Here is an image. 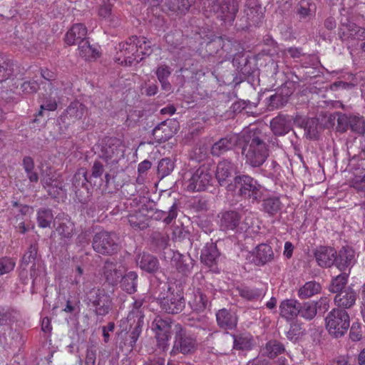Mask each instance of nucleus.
<instances>
[{"instance_id": "10", "label": "nucleus", "mask_w": 365, "mask_h": 365, "mask_svg": "<svg viewBox=\"0 0 365 365\" xmlns=\"http://www.w3.org/2000/svg\"><path fill=\"white\" fill-rule=\"evenodd\" d=\"M171 322L169 319L157 317L152 324V329L155 334L158 345L163 349L170 337Z\"/></svg>"}, {"instance_id": "50", "label": "nucleus", "mask_w": 365, "mask_h": 365, "mask_svg": "<svg viewBox=\"0 0 365 365\" xmlns=\"http://www.w3.org/2000/svg\"><path fill=\"white\" fill-rule=\"evenodd\" d=\"M349 126V117L344 114H337V130L341 132L346 131Z\"/></svg>"}, {"instance_id": "9", "label": "nucleus", "mask_w": 365, "mask_h": 365, "mask_svg": "<svg viewBox=\"0 0 365 365\" xmlns=\"http://www.w3.org/2000/svg\"><path fill=\"white\" fill-rule=\"evenodd\" d=\"M124 156V145L118 139H111L102 150L101 158L108 165L117 164Z\"/></svg>"}, {"instance_id": "19", "label": "nucleus", "mask_w": 365, "mask_h": 365, "mask_svg": "<svg viewBox=\"0 0 365 365\" xmlns=\"http://www.w3.org/2000/svg\"><path fill=\"white\" fill-rule=\"evenodd\" d=\"M299 312V303L297 300L285 299L280 303L279 314L287 320L294 319Z\"/></svg>"}, {"instance_id": "13", "label": "nucleus", "mask_w": 365, "mask_h": 365, "mask_svg": "<svg viewBox=\"0 0 365 365\" xmlns=\"http://www.w3.org/2000/svg\"><path fill=\"white\" fill-rule=\"evenodd\" d=\"M240 137L241 133L221 138L212 145L211 149L212 154L219 156L232 149L236 144L240 145Z\"/></svg>"}, {"instance_id": "44", "label": "nucleus", "mask_w": 365, "mask_h": 365, "mask_svg": "<svg viewBox=\"0 0 365 365\" xmlns=\"http://www.w3.org/2000/svg\"><path fill=\"white\" fill-rule=\"evenodd\" d=\"M284 350V348L282 344L273 341H269L264 348V353L269 358H274L278 354H281Z\"/></svg>"}, {"instance_id": "51", "label": "nucleus", "mask_w": 365, "mask_h": 365, "mask_svg": "<svg viewBox=\"0 0 365 365\" xmlns=\"http://www.w3.org/2000/svg\"><path fill=\"white\" fill-rule=\"evenodd\" d=\"M349 337L354 341H359L361 339V325L358 322H354L350 329Z\"/></svg>"}, {"instance_id": "35", "label": "nucleus", "mask_w": 365, "mask_h": 365, "mask_svg": "<svg viewBox=\"0 0 365 365\" xmlns=\"http://www.w3.org/2000/svg\"><path fill=\"white\" fill-rule=\"evenodd\" d=\"M263 209L269 215L277 214L282 208V204L278 197H272L263 201Z\"/></svg>"}, {"instance_id": "59", "label": "nucleus", "mask_w": 365, "mask_h": 365, "mask_svg": "<svg viewBox=\"0 0 365 365\" xmlns=\"http://www.w3.org/2000/svg\"><path fill=\"white\" fill-rule=\"evenodd\" d=\"M103 166L100 162H95L92 168V175L94 178L101 176L103 173Z\"/></svg>"}, {"instance_id": "38", "label": "nucleus", "mask_w": 365, "mask_h": 365, "mask_svg": "<svg viewBox=\"0 0 365 365\" xmlns=\"http://www.w3.org/2000/svg\"><path fill=\"white\" fill-rule=\"evenodd\" d=\"M299 314L303 318L310 320L314 318L317 314V304L314 301L307 302L303 304H299Z\"/></svg>"}, {"instance_id": "58", "label": "nucleus", "mask_w": 365, "mask_h": 365, "mask_svg": "<svg viewBox=\"0 0 365 365\" xmlns=\"http://www.w3.org/2000/svg\"><path fill=\"white\" fill-rule=\"evenodd\" d=\"M140 47H138L139 48V55L140 57H143L144 56H149L152 52V48L150 46V43L149 41H147L146 38H145V43L141 44Z\"/></svg>"}, {"instance_id": "64", "label": "nucleus", "mask_w": 365, "mask_h": 365, "mask_svg": "<svg viewBox=\"0 0 365 365\" xmlns=\"http://www.w3.org/2000/svg\"><path fill=\"white\" fill-rule=\"evenodd\" d=\"M96 360V354L91 350H88L86 354V362L89 365H93Z\"/></svg>"}, {"instance_id": "36", "label": "nucleus", "mask_w": 365, "mask_h": 365, "mask_svg": "<svg viewBox=\"0 0 365 365\" xmlns=\"http://www.w3.org/2000/svg\"><path fill=\"white\" fill-rule=\"evenodd\" d=\"M234 339L233 347L238 350L250 349L253 345L252 337L245 334L239 336L232 335Z\"/></svg>"}, {"instance_id": "24", "label": "nucleus", "mask_w": 365, "mask_h": 365, "mask_svg": "<svg viewBox=\"0 0 365 365\" xmlns=\"http://www.w3.org/2000/svg\"><path fill=\"white\" fill-rule=\"evenodd\" d=\"M354 259V253L353 250L349 247H343L339 251L338 257H336L335 262L339 269H344L353 264Z\"/></svg>"}, {"instance_id": "48", "label": "nucleus", "mask_w": 365, "mask_h": 365, "mask_svg": "<svg viewBox=\"0 0 365 365\" xmlns=\"http://www.w3.org/2000/svg\"><path fill=\"white\" fill-rule=\"evenodd\" d=\"M351 185L356 190L365 189V170H360L355 173L351 181Z\"/></svg>"}, {"instance_id": "53", "label": "nucleus", "mask_w": 365, "mask_h": 365, "mask_svg": "<svg viewBox=\"0 0 365 365\" xmlns=\"http://www.w3.org/2000/svg\"><path fill=\"white\" fill-rule=\"evenodd\" d=\"M305 133L310 139H316L318 136V130L317 123L314 120L308 123L305 128Z\"/></svg>"}, {"instance_id": "42", "label": "nucleus", "mask_w": 365, "mask_h": 365, "mask_svg": "<svg viewBox=\"0 0 365 365\" xmlns=\"http://www.w3.org/2000/svg\"><path fill=\"white\" fill-rule=\"evenodd\" d=\"M53 219V214L50 210H40L37 213V220L41 227L46 228L50 227Z\"/></svg>"}, {"instance_id": "47", "label": "nucleus", "mask_w": 365, "mask_h": 365, "mask_svg": "<svg viewBox=\"0 0 365 365\" xmlns=\"http://www.w3.org/2000/svg\"><path fill=\"white\" fill-rule=\"evenodd\" d=\"M240 295L248 300H253L259 298L262 293L258 289L244 287L239 290Z\"/></svg>"}, {"instance_id": "54", "label": "nucleus", "mask_w": 365, "mask_h": 365, "mask_svg": "<svg viewBox=\"0 0 365 365\" xmlns=\"http://www.w3.org/2000/svg\"><path fill=\"white\" fill-rule=\"evenodd\" d=\"M310 9H309V4L306 0H302L298 5L297 8V14L302 17L304 18L309 15Z\"/></svg>"}, {"instance_id": "30", "label": "nucleus", "mask_w": 365, "mask_h": 365, "mask_svg": "<svg viewBox=\"0 0 365 365\" xmlns=\"http://www.w3.org/2000/svg\"><path fill=\"white\" fill-rule=\"evenodd\" d=\"M138 264L140 267L148 272H153L158 269V259L149 255V254H143L138 259Z\"/></svg>"}, {"instance_id": "61", "label": "nucleus", "mask_w": 365, "mask_h": 365, "mask_svg": "<svg viewBox=\"0 0 365 365\" xmlns=\"http://www.w3.org/2000/svg\"><path fill=\"white\" fill-rule=\"evenodd\" d=\"M293 250H294V246H293L292 243L290 242H286L284 243V252H283L284 255L287 258H290L292 256Z\"/></svg>"}, {"instance_id": "4", "label": "nucleus", "mask_w": 365, "mask_h": 365, "mask_svg": "<svg viewBox=\"0 0 365 365\" xmlns=\"http://www.w3.org/2000/svg\"><path fill=\"white\" fill-rule=\"evenodd\" d=\"M140 43H145V37L132 36L125 42L118 45L120 55L116 57V61L125 66H131L143 59L140 57L139 48Z\"/></svg>"}, {"instance_id": "18", "label": "nucleus", "mask_w": 365, "mask_h": 365, "mask_svg": "<svg viewBox=\"0 0 365 365\" xmlns=\"http://www.w3.org/2000/svg\"><path fill=\"white\" fill-rule=\"evenodd\" d=\"M185 303L180 294H172L161 302V307L169 314H177L181 312Z\"/></svg>"}, {"instance_id": "6", "label": "nucleus", "mask_w": 365, "mask_h": 365, "mask_svg": "<svg viewBox=\"0 0 365 365\" xmlns=\"http://www.w3.org/2000/svg\"><path fill=\"white\" fill-rule=\"evenodd\" d=\"M84 292L86 300L95 308V312L98 315L103 316L108 313L111 307V299L103 289H84Z\"/></svg>"}, {"instance_id": "17", "label": "nucleus", "mask_w": 365, "mask_h": 365, "mask_svg": "<svg viewBox=\"0 0 365 365\" xmlns=\"http://www.w3.org/2000/svg\"><path fill=\"white\" fill-rule=\"evenodd\" d=\"M236 166L230 161L222 160L217 164L216 178L220 185H225L227 180L236 172Z\"/></svg>"}, {"instance_id": "28", "label": "nucleus", "mask_w": 365, "mask_h": 365, "mask_svg": "<svg viewBox=\"0 0 365 365\" xmlns=\"http://www.w3.org/2000/svg\"><path fill=\"white\" fill-rule=\"evenodd\" d=\"M165 254L168 255L167 257H170L172 266L175 267L179 272L186 273L189 271L188 264L185 263V256L178 252H174L171 250H169Z\"/></svg>"}, {"instance_id": "33", "label": "nucleus", "mask_w": 365, "mask_h": 365, "mask_svg": "<svg viewBox=\"0 0 365 365\" xmlns=\"http://www.w3.org/2000/svg\"><path fill=\"white\" fill-rule=\"evenodd\" d=\"M344 27L342 33L344 36H347V38L360 40L365 39V29L358 27L355 24L351 22Z\"/></svg>"}, {"instance_id": "39", "label": "nucleus", "mask_w": 365, "mask_h": 365, "mask_svg": "<svg viewBox=\"0 0 365 365\" xmlns=\"http://www.w3.org/2000/svg\"><path fill=\"white\" fill-rule=\"evenodd\" d=\"M85 113V107L79 102L72 103L66 109V115L72 120L81 119Z\"/></svg>"}, {"instance_id": "22", "label": "nucleus", "mask_w": 365, "mask_h": 365, "mask_svg": "<svg viewBox=\"0 0 365 365\" xmlns=\"http://www.w3.org/2000/svg\"><path fill=\"white\" fill-rule=\"evenodd\" d=\"M36 254L37 249L36 246L31 245L24 255L21 263V267L24 269H25L28 265L31 264V277L33 278L34 282L37 280V274L35 272Z\"/></svg>"}, {"instance_id": "25", "label": "nucleus", "mask_w": 365, "mask_h": 365, "mask_svg": "<svg viewBox=\"0 0 365 365\" xmlns=\"http://www.w3.org/2000/svg\"><path fill=\"white\" fill-rule=\"evenodd\" d=\"M79 55L86 60H95L99 56L98 47L91 46L88 40L81 41L78 45Z\"/></svg>"}, {"instance_id": "55", "label": "nucleus", "mask_w": 365, "mask_h": 365, "mask_svg": "<svg viewBox=\"0 0 365 365\" xmlns=\"http://www.w3.org/2000/svg\"><path fill=\"white\" fill-rule=\"evenodd\" d=\"M21 89L26 93H33L38 91V84L34 81H26L22 83Z\"/></svg>"}, {"instance_id": "27", "label": "nucleus", "mask_w": 365, "mask_h": 365, "mask_svg": "<svg viewBox=\"0 0 365 365\" xmlns=\"http://www.w3.org/2000/svg\"><path fill=\"white\" fill-rule=\"evenodd\" d=\"M165 254L168 255L167 257H170L172 266L175 267L179 272L186 273L189 271L188 264L185 263V256L178 252H174L171 250H169Z\"/></svg>"}, {"instance_id": "37", "label": "nucleus", "mask_w": 365, "mask_h": 365, "mask_svg": "<svg viewBox=\"0 0 365 365\" xmlns=\"http://www.w3.org/2000/svg\"><path fill=\"white\" fill-rule=\"evenodd\" d=\"M137 274L134 272H130L122 277V287L129 294L136 291Z\"/></svg>"}, {"instance_id": "15", "label": "nucleus", "mask_w": 365, "mask_h": 365, "mask_svg": "<svg viewBox=\"0 0 365 365\" xmlns=\"http://www.w3.org/2000/svg\"><path fill=\"white\" fill-rule=\"evenodd\" d=\"M314 255L320 267H328L335 262L336 252L331 247H322L316 250Z\"/></svg>"}, {"instance_id": "56", "label": "nucleus", "mask_w": 365, "mask_h": 365, "mask_svg": "<svg viewBox=\"0 0 365 365\" xmlns=\"http://www.w3.org/2000/svg\"><path fill=\"white\" fill-rule=\"evenodd\" d=\"M315 303L317 310L325 312L329 309L330 299L327 297H322Z\"/></svg>"}, {"instance_id": "43", "label": "nucleus", "mask_w": 365, "mask_h": 365, "mask_svg": "<svg viewBox=\"0 0 365 365\" xmlns=\"http://www.w3.org/2000/svg\"><path fill=\"white\" fill-rule=\"evenodd\" d=\"M354 132L359 134L365 131L364 120L362 117L353 115L349 117V126Z\"/></svg>"}, {"instance_id": "1", "label": "nucleus", "mask_w": 365, "mask_h": 365, "mask_svg": "<svg viewBox=\"0 0 365 365\" xmlns=\"http://www.w3.org/2000/svg\"><path fill=\"white\" fill-rule=\"evenodd\" d=\"M240 146L245 164L252 168L261 166L269 156L267 144L255 130H244L241 133Z\"/></svg>"}, {"instance_id": "26", "label": "nucleus", "mask_w": 365, "mask_h": 365, "mask_svg": "<svg viewBox=\"0 0 365 365\" xmlns=\"http://www.w3.org/2000/svg\"><path fill=\"white\" fill-rule=\"evenodd\" d=\"M322 287L319 283L315 281L306 282L298 290V296L301 299L310 298L321 292Z\"/></svg>"}, {"instance_id": "3", "label": "nucleus", "mask_w": 365, "mask_h": 365, "mask_svg": "<svg viewBox=\"0 0 365 365\" xmlns=\"http://www.w3.org/2000/svg\"><path fill=\"white\" fill-rule=\"evenodd\" d=\"M325 327L329 334L338 339L345 335L350 327L349 315L342 309L334 308L325 317Z\"/></svg>"}, {"instance_id": "8", "label": "nucleus", "mask_w": 365, "mask_h": 365, "mask_svg": "<svg viewBox=\"0 0 365 365\" xmlns=\"http://www.w3.org/2000/svg\"><path fill=\"white\" fill-rule=\"evenodd\" d=\"M197 348L196 339L180 330L175 335L174 345L171 353L173 354L181 353L182 354H192Z\"/></svg>"}, {"instance_id": "34", "label": "nucleus", "mask_w": 365, "mask_h": 365, "mask_svg": "<svg viewBox=\"0 0 365 365\" xmlns=\"http://www.w3.org/2000/svg\"><path fill=\"white\" fill-rule=\"evenodd\" d=\"M173 131L167 123L163 122L153 130V135L158 141H166L173 136Z\"/></svg>"}, {"instance_id": "16", "label": "nucleus", "mask_w": 365, "mask_h": 365, "mask_svg": "<svg viewBox=\"0 0 365 365\" xmlns=\"http://www.w3.org/2000/svg\"><path fill=\"white\" fill-rule=\"evenodd\" d=\"M356 299V292L349 287L336 294L334 297V304L339 307L348 309L355 304Z\"/></svg>"}, {"instance_id": "23", "label": "nucleus", "mask_w": 365, "mask_h": 365, "mask_svg": "<svg viewBox=\"0 0 365 365\" xmlns=\"http://www.w3.org/2000/svg\"><path fill=\"white\" fill-rule=\"evenodd\" d=\"M112 6L109 1L103 2L98 10V15L111 26H118L120 25V20L118 16L112 14Z\"/></svg>"}, {"instance_id": "32", "label": "nucleus", "mask_w": 365, "mask_h": 365, "mask_svg": "<svg viewBox=\"0 0 365 365\" xmlns=\"http://www.w3.org/2000/svg\"><path fill=\"white\" fill-rule=\"evenodd\" d=\"M255 257L259 264H264L273 259L272 247L267 244H261L256 247Z\"/></svg>"}, {"instance_id": "31", "label": "nucleus", "mask_w": 365, "mask_h": 365, "mask_svg": "<svg viewBox=\"0 0 365 365\" xmlns=\"http://www.w3.org/2000/svg\"><path fill=\"white\" fill-rule=\"evenodd\" d=\"M271 129L275 135H282L289 130V121L282 116L273 118L270 123Z\"/></svg>"}, {"instance_id": "45", "label": "nucleus", "mask_w": 365, "mask_h": 365, "mask_svg": "<svg viewBox=\"0 0 365 365\" xmlns=\"http://www.w3.org/2000/svg\"><path fill=\"white\" fill-rule=\"evenodd\" d=\"M174 169V163L169 158L162 159L158 166V171L162 177L168 175Z\"/></svg>"}, {"instance_id": "21", "label": "nucleus", "mask_w": 365, "mask_h": 365, "mask_svg": "<svg viewBox=\"0 0 365 365\" xmlns=\"http://www.w3.org/2000/svg\"><path fill=\"white\" fill-rule=\"evenodd\" d=\"M219 257V252L217 246L213 242L207 243L201 252V261L207 267H211L216 263Z\"/></svg>"}, {"instance_id": "20", "label": "nucleus", "mask_w": 365, "mask_h": 365, "mask_svg": "<svg viewBox=\"0 0 365 365\" xmlns=\"http://www.w3.org/2000/svg\"><path fill=\"white\" fill-rule=\"evenodd\" d=\"M217 324L225 329H232L237 326V319L234 313L226 309L219 310L216 314Z\"/></svg>"}, {"instance_id": "40", "label": "nucleus", "mask_w": 365, "mask_h": 365, "mask_svg": "<svg viewBox=\"0 0 365 365\" xmlns=\"http://www.w3.org/2000/svg\"><path fill=\"white\" fill-rule=\"evenodd\" d=\"M189 304L193 310L202 312L207 307V299L202 293L197 292L195 294L194 298L189 302Z\"/></svg>"}, {"instance_id": "11", "label": "nucleus", "mask_w": 365, "mask_h": 365, "mask_svg": "<svg viewBox=\"0 0 365 365\" xmlns=\"http://www.w3.org/2000/svg\"><path fill=\"white\" fill-rule=\"evenodd\" d=\"M250 217L245 220V225H240V217L237 212L234 211H230L225 212L220 220V227L224 230H233L238 227L241 231L247 230L250 227L248 222Z\"/></svg>"}, {"instance_id": "62", "label": "nucleus", "mask_w": 365, "mask_h": 365, "mask_svg": "<svg viewBox=\"0 0 365 365\" xmlns=\"http://www.w3.org/2000/svg\"><path fill=\"white\" fill-rule=\"evenodd\" d=\"M190 0H178V9L181 11H187L191 6Z\"/></svg>"}, {"instance_id": "60", "label": "nucleus", "mask_w": 365, "mask_h": 365, "mask_svg": "<svg viewBox=\"0 0 365 365\" xmlns=\"http://www.w3.org/2000/svg\"><path fill=\"white\" fill-rule=\"evenodd\" d=\"M23 166L25 172H30L34 168V160L31 157H25L23 160Z\"/></svg>"}, {"instance_id": "41", "label": "nucleus", "mask_w": 365, "mask_h": 365, "mask_svg": "<svg viewBox=\"0 0 365 365\" xmlns=\"http://www.w3.org/2000/svg\"><path fill=\"white\" fill-rule=\"evenodd\" d=\"M348 281V276L346 274H341L334 278L329 286V291L332 293H338L343 291L344 287Z\"/></svg>"}, {"instance_id": "5", "label": "nucleus", "mask_w": 365, "mask_h": 365, "mask_svg": "<svg viewBox=\"0 0 365 365\" xmlns=\"http://www.w3.org/2000/svg\"><path fill=\"white\" fill-rule=\"evenodd\" d=\"M212 181L211 172L205 167H200L195 172L186 175L182 185L187 191L200 192L210 186Z\"/></svg>"}, {"instance_id": "29", "label": "nucleus", "mask_w": 365, "mask_h": 365, "mask_svg": "<svg viewBox=\"0 0 365 365\" xmlns=\"http://www.w3.org/2000/svg\"><path fill=\"white\" fill-rule=\"evenodd\" d=\"M130 225L134 230H143L148 226V218L142 211L130 214L128 217Z\"/></svg>"}, {"instance_id": "49", "label": "nucleus", "mask_w": 365, "mask_h": 365, "mask_svg": "<svg viewBox=\"0 0 365 365\" xmlns=\"http://www.w3.org/2000/svg\"><path fill=\"white\" fill-rule=\"evenodd\" d=\"M15 261L9 257L0 259V275L7 274L12 271L15 267Z\"/></svg>"}, {"instance_id": "46", "label": "nucleus", "mask_w": 365, "mask_h": 365, "mask_svg": "<svg viewBox=\"0 0 365 365\" xmlns=\"http://www.w3.org/2000/svg\"><path fill=\"white\" fill-rule=\"evenodd\" d=\"M73 225L70 222H62L56 228L58 234L63 239H69L73 235Z\"/></svg>"}, {"instance_id": "2", "label": "nucleus", "mask_w": 365, "mask_h": 365, "mask_svg": "<svg viewBox=\"0 0 365 365\" xmlns=\"http://www.w3.org/2000/svg\"><path fill=\"white\" fill-rule=\"evenodd\" d=\"M228 190H234L245 198L257 200L263 195L264 187L249 175H239L234 178V185H227Z\"/></svg>"}, {"instance_id": "12", "label": "nucleus", "mask_w": 365, "mask_h": 365, "mask_svg": "<svg viewBox=\"0 0 365 365\" xmlns=\"http://www.w3.org/2000/svg\"><path fill=\"white\" fill-rule=\"evenodd\" d=\"M125 270L126 268L120 262H106L103 273L106 281L114 285L120 281Z\"/></svg>"}, {"instance_id": "14", "label": "nucleus", "mask_w": 365, "mask_h": 365, "mask_svg": "<svg viewBox=\"0 0 365 365\" xmlns=\"http://www.w3.org/2000/svg\"><path fill=\"white\" fill-rule=\"evenodd\" d=\"M87 28L83 24H75L66 32L65 42L68 45L80 43L81 41L86 40Z\"/></svg>"}, {"instance_id": "7", "label": "nucleus", "mask_w": 365, "mask_h": 365, "mask_svg": "<svg viewBox=\"0 0 365 365\" xmlns=\"http://www.w3.org/2000/svg\"><path fill=\"white\" fill-rule=\"evenodd\" d=\"M116 237L108 232H101L95 235L93 241L94 250L102 255H111L118 250Z\"/></svg>"}, {"instance_id": "57", "label": "nucleus", "mask_w": 365, "mask_h": 365, "mask_svg": "<svg viewBox=\"0 0 365 365\" xmlns=\"http://www.w3.org/2000/svg\"><path fill=\"white\" fill-rule=\"evenodd\" d=\"M156 75L159 81L168 80L170 75V71L168 66H162L158 68Z\"/></svg>"}, {"instance_id": "63", "label": "nucleus", "mask_w": 365, "mask_h": 365, "mask_svg": "<svg viewBox=\"0 0 365 365\" xmlns=\"http://www.w3.org/2000/svg\"><path fill=\"white\" fill-rule=\"evenodd\" d=\"M150 167H151L150 162H149L148 160H144L138 165V170L139 173H143L147 171L148 170H149L150 168Z\"/></svg>"}, {"instance_id": "52", "label": "nucleus", "mask_w": 365, "mask_h": 365, "mask_svg": "<svg viewBox=\"0 0 365 365\" xmlns=\"http://www.w3.org/2000/svg\"><path fill=\"white\" fill-rule=\"evenodd\" d=\"M57 108V102L55 98H47L44 102L41 105V110L39 115H41L43 110L48 111H53Z\"/></svg>"}]
</instances>
